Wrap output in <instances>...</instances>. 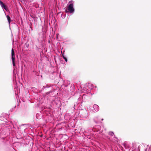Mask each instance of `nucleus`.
I'll list each match as a JSON object with an SVG mask.
<instances>
[{
    "label": "nucleus",
    "instance_id": "39448f33",
    "mask_svg": "<svg viewBox=\"0 0 151 151\" xmlns=\"http://www.w3.org/2000/svg\"><path fill=\"white\" fill-rule=\"evenodd\" d=\"M109 135H111L112 136H113L114 135V133L113 132H109Z\"/></svg>",
    "mask_w": 151,
    "mask_h": 151
},
{
    "label": "nucleus",
    "instance_id": "f257e3e1",
    "mask_svg": "<svg viewBox=\"0 0 151 151\" xmlns=\"http://www.w3.org/2000/svg\"><path fill=\"white\" fill-rule=\"evenodd\" d=\"M68 11L67 10L65 11V12L66 13L69 12L70 13H73L74 11V9L73 8V4L72 3L70 4L68 7Z\"/></svg>",
    "mask_w": 151,
    "mask_h": 151
},
{
    "label": "nucleus",
    "instance_id": "f03ea898",
    "mask_svg": "<svg viewBox=\"0 0 151 151\" xmlns=\"http://www.w3.org/2000/svg\"><path fill=\"white\" fill-rule=\"evenodd\" d=\"M12 59L13 66H15V56L14 51L13 48L12 50Z\"/></svg>",
    "mask_w": 151,
    "mask_h": 151
},
{
    "label": "nucleus",
    "instance_id": "0eeeda50",
    "mask_svg": "<svg viewBox=\"0 0 151 151\" xmlns=\"http://www.w3.org/2000/svg\"><path fill=\"white\" fill-rule=\"evenodd\" d=\"M103 119H101V120H102V121H103Z\"/></svg>",
    "mask_w": 151,
    "mask_h": 151
},
{
    "label": "nucleus",
    "instance_id": "20e7f679",
    "mask_svg": "<svg viewBox=\"0 0 151 151\" xmlns=\"http://www.w3.org/2000/svg\"><path fill=\"white\" fill-rule=\"evenodd\" d=\"M7 18L9 23H10L11 22V19L10 17L9 16L7 15Z\"/></svg>",
    "mask_w": 151,
    "mask_h": 151
},
{
    "label": "nucleus",
    "instance_id": "423d86ee",
    "mask_svg": "<svg viewBox=\"0 0 151 151\" xmlns=\"http://www.w3.org/2000/svg\"><path fill=\"white\" fill-rule=\"evenodd\" d=\"M63 58L65 59V61L66 62H67L68 61V60H67V58L63 55Z\"/></svg>",
    "mask_w": 151,
    "mask_h": 151
},
{
    "label": "nucleus",
    "instance_id": "7ed1b4c3",
    "mask_svg": "<svg viewBox=\"0 0 151 151\" xmlns=\"http://www.w3.org/2000/svg\"><path fill=\"white\" fill-rule=\"evenodd\" d=\"M0 4L2 8H4L6 10V7L4 4V3L1 1H0Z\"/></svg>",
    "mask_w": 151,
    "mask_h": 151
}]
</instances>
